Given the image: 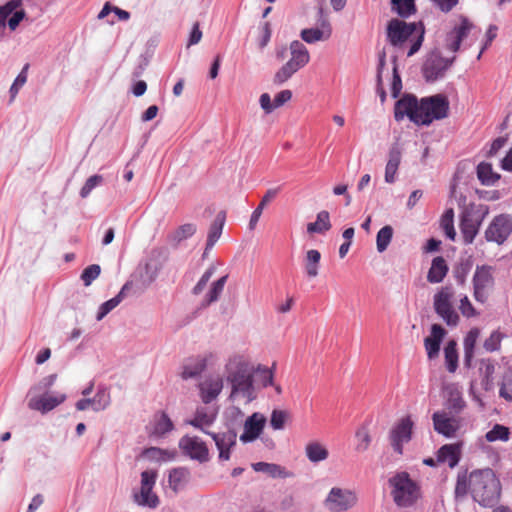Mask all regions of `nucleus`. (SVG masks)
I'll list each match as a JSON object with an SVG mask.
<instances>
[{"instance_id": "aec40b11", "label": "nucleus", "mask_w": 512, "mask_h": 512, "mask_svg": "<svg viewBox=\"0 0 512 512\" xmlns=\"http://www.w3.org/2000/svg\"><path fill=\"white\" fill-rule=\"evenodd\" d=\"M266 418L255 412L244 422V432L240 435V440L244 443L252 442L257 439L263 431Z\"/></svg>"}, {"instance_id": "cd10ccee", "label": "nucleus", "mask_w": 512, "mask_h": 512, "mask_svg": "<svg viewBox=\"0 0 512 512\" xmlns=\"http://www.w3.org/2000/svg\"><path fill=\"white\" fill-rule=\"evenodd\" d=\"M461 445L458 443L445 444L437 452V461L448 463L450 468H454L460 461Z\"/></svg>"}, {"instance_id": "c9c22d12", "label": "nucleus", "mask_w": 512, "mask_h": 512, "mask_svg": "<svg viewBox=\"0 0 512 512\" xmlns=\"http://www.w3.org/2000/svg\"><path fill=\"white\" fill-rule=\"evenodd\" d=\"M305 455L311 463H319L328 458L329 451L322 443L311 441L305 447Z\"/></svg>"}, {"instance_id": "37998d69", "label": "nucleus", "mask_w": 512, "mask_h": 512, "mask_svg": "<svg viewBox=\"0 0 512 512\" xmlns=\"http://www.w3.org/2000/svg\"><path fill=\"white\" fill-rule=\"evenodd\" d=\"M445 407L448 410V413L452 415L459 414L464 409L465 401L459 391L454 390L449 393Z\"/></svg>"}, {"instance_id": "7ed1b4c3", "label": "nucleus", "mask_w": 512, "mask_h": 512, "mask_svg": "<svg viewBox=\"0 0 512 512\" xmlns=\"http://www.w3.org/2000/svg\"><path fill=\"white\" fill-rule=\"evenodd\" d=\"M168 250L164 247H154L149 252L144 265H140L133 274V290L143 292L157 279L168 260Z\"/></svg>"}, {"instance_id": "4d7b16f0", "label": "nucleus", "mask_w": 512, "mask_h": 512, "mask_svg": "<svg viewBox=\"0 0 512 512\" xmlns=\"http://www.w3.org/2000/svg\"><path fill=\"white\" fill-rule=\"evenodd\" d=\"M101 273V267L98 264H92L86 267L81 274V280L85 286H90L91 283L98 278Z\"/></svg>"}, {"instance_id": "3c124183", "label": "nucleus", "mask_w": 512, "mask_h": 512, "mask_svg": "<svg viewBox=\"0 0 512 512\" xmlns=\"http://www.w3.org/2000/svg\"><path fill=\"white\" fill-rule=\"evenodd\" d=\"M386 65V53L385 51H381L378 54V65H377V75H376V82H377V93L380 96L381 102H384L386 99V92L382 85V73Z\"/></svg>"}, {"instance_id": "72a5a7b5", "label": "nucleus", "mask_w": 512, "mask_h": 512, "mask_svg": "<svg viewBox=\"0 0 512 512\" xmlns=\"http://www.w3.org/2000/svg\"><path fill=\"white\" fill-rule=\"evenodd\" d=\"M321 253L316 249L306 251L304 256V268L308 278H316L319 274Z\"/></svg>"}, {"instance_id": "423d86ee", "label": "nucleus", "mask_w": 512, "mask_h": 512, "mask_svg": "<svg viewBox=\"0 0 512 512\" xmlns=\"http://www.w3.org/2000/svg\"><path fill=\"white\" fill-rule=\"evenodd\" d=\"M289 49L290 59L274 75L273 82L276 85L285 83L310 61L309 51L302 42L292 41Z\"/></svg>"}, {"instance_id": "6ab92c4d", "label": "nucleus", "mask_w": 512, "mask_h": 512, "mask_svg": "<svg viewBox=\"0 0 512 512\" xmlns=\"http://www.w3.org/2000/svg\"><path fill=\"white\" fill-rule=\"evenodd\" d=\"M472 29V23L464 17L461 16V24L459 26H455L449 33H447L445 38V46L446 48L456 53L461 45L463 39L467 37L470 30Z\"/></svg>"}, {"instance_id": "5fc2aeb1", "label": "nucleus", "mask_w": 512, "mask_h": 512, "mask_svg": "<svg viewBox=\"0 0 512 512\" xmlns=\"http://www.w3.org/2000/svg\"><path fill=\"white\" fill-rule=\"evenodd\" d=\"M505 335L500 331H493L490 336L484 341L483 348L487 352L498 351L501 347V342Z\"/></svg>"}, {"instance_id": "79ce46f5", "label": "nucleus", "mask_w": 512, "mask_h": 512, "mask_svg": "<svg viewBox=\"0 0 512 512\" xmlns=\"http://www.w3.org/2000/svg\"><path fill=\"white\" fill-rule=\"evenodd\" d=\"M456 346V342L451 340L444 348L446 367L451 373H454L458 367V353Z\"/></svg>"}, {"instance_id": "f8f14e48", "label": "nucleus", "mask_w": 512, "mask_h": 512, "mask_svg": "<svg viewBox=\"0 0 512 512\" xmlns=\"http://www.w3.org/2000/svg\"><path fill=\"white\" fill-rule=\"evenodd\" d=\"M157 479L156 470H145L141 473V487L139 492L133 494L134 502L139 506L156 508L159 503V497L153 493Z\"/></svg>"}, {"instance_id": "f257e3e1", "label": "nucleus", "mask_w": 512, "mask_h": 512, "mask_svg": "<svg viewBox=\"0 0 512 512\" xmlns=\"http://www.w3.org/2000/svg\"><path fill=\"white\" fill-rule=\"evenodd\" d=\"M469 488L474 501L483 507H493L499 501L501 484L490 468L471 472Z\"/></svg>"}, {"instance_id": "a211bd4d", "label": "nucleus", "mask_w": 512, "mask_h": 512, "mask_svg": "<svg viewBox=\"0 0 512 512\" xmlns=\"http://www.w3.org/2000/svg\"><path fill=\"white\" fill-rule=\"evenodd\" d=\"M420 102L414 95H404L401 99L396 101L394 107V116L396 120H401L407 116L412 122L415 123L419 114Z\"/></svg>"}, {"instance_id": "052dcab7", "label": "nucleus", "mask_w": 512, "mask_h": 512, "mask_svg": "<svg viewBox=\"0 0 512 512\" xmlns=\"http://www.w3.org/2000/svg\"><path fill=\"white\" fill-rule=\"evenodd\" d=\"M102 181L103 177L101 175H93L89 177L80 190V196L82 198H86L95 187L102 183Z\"/></svg>"}, {"instance_id": "b1692460", "label": "nucleus", "mask_w": 512, "mask_h": 512, "mask_svg": "<svg viewBox=\"0 0 512 512\" xmlns=\"http://www.w3.org/2000/svg\"><path fill=\"white\" fill-rule=\"evenodd\" d=\"M223 380L219 376L206 379L200 384L201 399L205 404L212 402L220 394Z\"/></svg>"}, {"instance_id": "a19ab883", "label": "nucleus", "mask_w": 512, "mask_h": 512, "mask_svg": "<svg viewBox=\"0 0 512 512\" xmlns=\"http://www.w3.org/2000/svg\"><path fill=\"white\" fill-rule=\"evenodd\" d=\"M477 177L483 185H493L500 176L493 172L492 165L486 162H481L477 166Z\"/></svg>"}, {"instance_id": "774afa93", "label": "nucleus", "mask_w": 512, "mask_h": 512, "mask_svg": "<svg viewBox=\"0 0 512 512\" xmlns=\"http://www.w3.org/2000/svg\"><path fill=\"white\" fill-rule=\"evenodd\" d=\"M459 310L462 315L467 318L474 317L478 314L466 295L460 299Z\"/></svg>"}, {"instance_id": "473e14b6", "label": "nucleus", "mask_w": 512, "mask_h": 512, "mask_svg": "<svg viewBox=\"0 0 512 512\" xmlns=\"http://www.w3.org/2000/svg\"><path fill=\"white\" fill-rule=\"evenodd\" d=\"M495 362L491 359H482L479 362V374L481 385L485 391H491L494 388Z\"/></svg>"}, {"instance_id": "f3484780", "label": "nucleus", "mask_w": 512, "mask_h": 512, "mask_svg": "<svg viewBox=\"0 0 512 512\" xmlns=\"http://www.w3.org/2000/svg\"><path fill=\"white\" fill-rule=\"evenodd\" d=\"M432 420L435 431L448 438L453 437L460 428L459 419L446 411L435 412Z\"/></svg>"}, {"instance_id": "e2e57ef3", "label": "nucleus", "mask_w": 512, "mask_h": 512, "mask_svg": "<svg viewBox=\"0 0 512 512\" xmlns=\"http://www.w3.org/2000/svg\"><path fill=\"white\" fill-rule=\"evenodd\" d=\"M396 60H397V57L394 56L393 57V64H394V66H393V80H392V85H391V94H392L393 98H397L398 95L401 92V89H402V81H401V77H400V75L398 73Z\"/></svg>"}, {"instance_id": "ddd939ff", "label": "nucleus", "mask_w": 512, "mask_h": 512, "mask_svg": "<svg viewBox=\"0 0 512 512\" xmlns=\"http://www.w3.org/2000/svg\"><path fill=\"white\" fill-rule=\"evenodd\" d=\"M455 56L451 59L442 57L437 50L430 52L422 66V73L427 82H434L442 78L445 72L453 64Z\"/></svg>"}, {"instance_id": "4c0bfd02", "label": "nucleus", "mask_w": 512, "mask_h": 512, "mask_svg": "<svg viewBox=\"0 0 512 512\" xmlns=\"http://www.w3.org/2000/svg\"><path fill=\"white\" fill-rule=\"evenodd\" d=\"M280 191V187H277V188H271V189H268L266 191V193L264 194V196L262 197L259 205L256 207V209L252 212V215H251V218H250V221H249V228L251 230H253L261 215H262V212L264 210V208L266 207V205L272 200L274 199L277 194L279 193Z\"/></svg>"}, {"instance_id": "6e6552de", "label": "nucleus", "mask_w": 512, "mask_h": 512, "mask_svg": "<svg viewBox=\"0 0 512 512\" xmlns=\"http://www.w3.org/2000/svg\"><path fill=\"white\" fill-rule=\"evenodd\" d=\"M455 291L452 286H443L433 297V307L436 314L448 325L455 327L460 317L453 307Z\"/></svg>"}, {"instance_id": "c756f323", "label": "nucleus", "mask_w": 512, "mask_h": 512, "mask_svg": "<svg viewBox=\"0 0 512 512\" xmlns=\"http://www.w3.org/2000/svg\"><path fill=\"white\" fill-rule=\"evenodd\" d=\"M65 400L66 395L63 393H45L44 395L40 396L36 401H34V410H38L44 414L53 410L55 407L63 403Z\"/></svg>"}, {"instance_id": "2eb2a0df", "label": "nucleus", "mask_w": 512, "mask_h": 512, "mask_svg": "<svg viewBox=\"0 0 512 512\" xmlns=\"http://www.w3.org/2000/svg\"><path fill=\"white\" fill-rule=\"evenodd\" d=\"M413 421L410 416L402 418L390 431L389 441L393 450L399 454H403V445L408 443L412 438Z\"/></svg>"}, {"instance_id": "de8ad7c7", "label": "nucleus", "mask_w": 512, "mask_h": 512, "mask_svg": "<svg viewBox=\"0 0 512 512\" xmlns=\"http://www.w3.org/2000/svg\"><path fill=\"white\" fill-rule=\"evenodd\" d=\"M393 237V228L390 225L382 227L376 237L377 251L382 253L389 246Z\"/></svg>"}, {"instance_id": "0e129e2a", "label": "nucleus", "mask_w": 512, "mask_h": 512, "mask_svg": "<svg viewBox=\"0 0 512 512\" xmlns=\"http://www.w3.org/2000/svg\"><path fill=\"white\" fill-rule=\"evenodd\" d=\"M215 270H216V268L214 266H210L204 272V274L201 276L200 280L198 281V283L194 286V288L192 290L194 295H199L204 290V288L206 287L208 281L210 280V278L215 273Z\"/></svg>"}, {"instance_id": "2f4dec72", "label": "nucleus", "mask_w": 512, "mask_h": 512, "mask_svg": "<svg viewBox=\"0 0 512 512\" xmlns=\"http://www.w3.org/2000/svg\"><path fill=\"white\" fill-rule=\"evenodd\" d=\"M190 480V471L184 467L174 468L169 472L168 483L169 487L178 493L182 490Z\"/></svg>"}, {"instance_id": "13d9d810", "label": "nucleus", "mask_w": 512, "mask_h": 512, "mask_svg": "<svg viewBox=\"0 0 512 512\" xmlns=\"http://www.w3.org/2000/svg\"><path fill=\"white\" fill-rule=\"evenodd\" d=\"M300 35L302 40L309 44L326 39L324 36L325 32L321 31L319 28L303 29Z\"/></svg>"}, {"instance_id": "1a4fd4ad", "label": "nucleus", "mask_w": 512, "mask_h": 512, "mask_svg": "<svg viewBox=\"0 0 512 512\" xmlns=\"http://www.w3.org/2000/svg\"><path fill=\"white\" fill-rule=\"evenodd\" d=\"M358 503V496L354 490L332 487L324 500V506L330 512H347Z\"/></svg>"}, {"instance_id": "9d476101", "label": "nucleus", "mask_w": 512, "mask_h": 512, "mask_svg": "<svg viewBox=\"0 0 512 512\" xmlns=\"http://www.w3.org/2000/svg\"><path fill=\"white\" fill-rule=\"evenodd\" d=\"M512 234V215L501 213L493 217L484 231L487 242L503 245Z\"/></svg>"}, {"instance_id": "dca6fc26", "label": "nucleus", "mask_w": 512, "mask_h": 512, "mask_svg": "<svg viewBox=\"0 0 512 512\" xmlns=\"http://www.w3.org/2000/svg\"><path fill=\"white\" fill-rule=\"evenodd\" d=\"M179 447L183 453L191 459L199 462H206L209 459V452L206 444L198 437L184 436L179 441Z\"/></svg>"}, {"instance_id": "49530a36", "label": "nucleus", "mask_w": 512, "mask_h": 512, "mask_svg": "<svg viewBox=\"0 0 512 512\" xmlns=\"http://www.w3.org/2000/svg\"><path fill=\"white\" fill-rule=\"evenodd\" d=\"M485 438L488 442H495L498 440L506 442L510 438V430L504 425L495 424L493 428L485 434Z\"/></svg>"}, {"instance_id": "603ef678", "label": "nucleus", "mask_w": 512, "mask_h": 512, "mask_svg": "<svg viewBox=\"0 0 512 512\" xmlns=\"http://www.w3.org/2000/svg\"><path fill=\"white\" fill-rule=\"evenodd\" d=\"M499 395L507 401H512V367H509L502 377Z\"/></svg>"}, {"instance_id": "e433bc0d", "label": "nucleus", "mask_w": 512, "mask_h": 512, "mask_svg": "<svg viewBox=\"0 0 512 512\" xmlns=\"http://www.w3.org/2000/svg\"><path fill=\"white\" fill-rule=\"evenodd\" d=\"M227 280L228 275L226 274L211 284V287L207 294L205 295L203 302L201 304L202 307L206 308L219 300Z\"/></svg>"}, {"instance_id": "864d4df0", "label": "nucleus", "mask_w": 512, "mask_h": 512, "mask_svg": "<svg viewBox=\"0 0 512 512\" xmlns=\"http://www.w3.org/2000/svg\"><path fill=\"white\" fill-rule=\"evenodd\" d=\"M173 428L174 425L169 416L162 412L155 422L154 433L156 435H164L172 431Z\"/></svg>"}, {"instance_id": "09e8293b", "label": "nucleus", "mask_w": 512, "mask_h": 512, "mask_svg": "<svg viewBox=\"0 0 512 512\" xmlns=\"http://www.w3.org/2000/svg\"><path fill=\"white\" fill-rule=\"evenodd\" d=\"M391 5L392 9L403 18L409 17L416 11L414 0H391Z\"/></svg>"}, {"instance_id": "7c9ffc66", "label": "nucleus", "mask_w": 512, "mask_h": 512, "mask_svg": "<svg viewBox=\"0 0 512 512\" xmlns=\"http://www.w3.org/2000/svg\"><path fill=\"white\" fill-rule=\"evenodd\" d=\"M197 231V226L194 223H185L177 227L174 231L168 234L167 242L172 247H177L182 241L192 237Z\"/></svg>"}, {"instance_id": "680f3d73", "label": "nucleus", "mask_w": 512, "mask_h": 512, "mask_svg": "<svg viewBox=\"0 0 512 512\" xmlns=\"http://www.w3.org/2000/svg\"><path fill=\"white\" fill-rule=\"evenodd\" d=\"M479 336L480 330L478 328H472L464 338V351L474 352Z\"/></svg>"}, {"instance_id": "5701e85b", "label": "nucleus", "mask_w": 512, "mask_h": 512, "mask_svg": "<svg viewBox=\"0 0 512 512\" xmlns=\"http://www.w3.org/2000/svg\"><path fill=\"white\" fill-rule=\"evenodd\" d=\"M446 335V330L440 324L431 326L430 336L424 339V346L429 359H434L439 355L440 345Z\"/></svg>"}, {"instance_id": "0eeeda50", "label": "nucleus", "mask_w": 512, "mask_h": 512, "mask_svg": "<svg viewBox=\"0 0 512 512\" xmlns=\"http://www.w3.org/2000/svg\"><path fill=\"white\" fill-rule=\"evenodd\" d=\"M449 111V102L444 95L437 94L427 98H422L419 106V114L416 125H429L433 120H439L447 117Z\"/></svg>"}, {"instance_id": "a878e982", "label": "nucleus", "mask_w": 512, "mask_h": 512, "mask_svg": "<svg viewBox=\"0 0 512 512\" xmlns=\"http://www.w3.org/2000/svg\"><path fill=\"white\" fill-rule=\"evenodd\" d=\"M207 367L206 356H196L187 359L183 366L181 377L185 380L198 377Z\"/></svg>"}, {"instance_id": "f03ea898", "label": "nucleus", "mask_w": 512, "mask_h": 512, "mask_svg": "<svg viewBox=\"0 0 512 512\" xmlns=\"http://www.w3.org/2000/svg\"><path fill=\"white\" fill-rule=\"evenodd\" d=\"M227 382L231 385L230 398L241 396L249 403L256 398L253 385V367L238 359L227 365Z\"/></svg>"}, {"instance_id": "338daca9", "label": "nucleus", "mask_w": 512, "mask_h": 512, "mask_svg": "<svg viewBox=\"0 0 512 512\" xmlns=\"http://www.w3.org/2000/svg\"><path fill=\"white\" fill-rule=\"evenodd\" d=\"M469 488V479H467V476L465 473L458 474L457 482L455 486V496L456 497H463L467 494Z\"/></svg>"}, {"instance_id": "9b49d317", "label": "nucleus", "mask_w": 512, "mask_h": 512, "mask_svg": "<svg viewBox=\"0 0 512 512\" xmlns=\"http://www.w3.org/2000/svg\"><path fill=\"white\" fill-rule=\"evenodd\" d=\"M421 26H423L421 22L407 23L397 18L391 19L387 24V39L392 46L400 48Z\"/></svg>"}, {"instance_id": "69168bd1", "label": "nucleus", "mask_w": 512, "mask_h": 512, "mask_svg": "<svg viewBox=\"0 0 512 512\" xmlns=\"http://www.w3.org/2000/svg\"><path fill=\"white\" fill-rule=\"evenodd\" d=\"M424 33H425L424 26H421L419 28V30L415 33V37L413 39H411L412 44L410 46V49L407 52L408 57L413 56L415 53H417L419 51V49L422 46L423 40H424Z\"/></svg>"}, {"instance_id": "c03bdc74", "label": "nucleus", "mask_w": 512, "mask_h": 512, "mask_svg": "<svg viewBox=\"0 0 512 512\" xmlns=\"http://www.w3.org/2000/svg\"><path fill=\"white\" fill-rule=\"evenodd\" d=\"M29 67H30V65L28 63L25 64L24 67L22 68L21 72L18 74V76L12 83L10 90H9V95H10L9 104H11L15 100L19 90L26 84L27 79H28Z\"/></svg>"}, {"instance_id": "f704fd0d", "label": "nucleus", "mask_w": 512, "mask_h": 512, "mask_svg": "<svg viewBox=\"0 0 512 512\" xmlns=\"http://www.w3.org/2000/svg\"><path fill=\"white\" fill-rule=\"evenodd\" d=\"M448 272V266L442 256L435 257L432 260L431 267L427 274V280L430 283H440Z\"/></svg>"}, {"instance_id": "c85d7f7f", "label": "nucleus", "mask_w": 512, "mask_h": 512, "mask_svg": "<svg viewBox=\"0 0 512 512\" xmlns=\"http://www.w3.org/2000/svg\"><path fill=\"white\" fill-rule=\"evenodd\" d=\"M133 285V281H127L115 297L101 304L96 316L97 321L102 320L110 311L116 308L122 302L126 293L133 289Z\"/></svg>"}, {"instance_id": "8fccbe9b", "label": "nucleus", "mask_w": 512, "mask_h": 512, "mask_svg": "<svg viewBox=\"0 0 512 512\" xmlns=\"http://www.w3.org/2000/svg\"><path fill=\"white\" fill-rule=\"evenodd\" d=\"M355 437L357 439V445L355 447L358 452H365L371 443V436L369 433L368 426L366 424L361 425L356 433Z\"/></svg>"}, {"instance_id": "a18cd8bd", "label": "nucleus", "mask_w": 512, "mask_h": 512, "mask_svg": "<svg viewBox=\"0 0 512 512\" xmlns=\"http://www.w3.org/2000/svg\"><path fill=\"white\" fill-rule=\"evenodd\" d=\"M29 67H30V65L28 63L25 64L24 67L22 68L21 72L18 74V76L12 83L10 90H9V95H10L9 104H11L15 100L19 90L26 84L27 79H28Z\"/></svg>"}, {"instance_id": "ea45409f", "label": "nucleus", "mask_w": 512, "mask_h": 512, "mask_svg": "<svg viewBox=\"0 0 512 512\" xmlns=\"http://www.w3.org/2000/svg\"><path fill=\"white\" fill-rule=\"evenodd\" d=\"M331 223H330V215L328 211H320L317 214V219L315 222L309 223L307 225V232L308 233H325L326 231L330 230Z\"/></svg>"}, {"instance_id": "bb28decb", "label": "nucleus", "mask_w": 512, "mask_h": 512, "mask_svg": "<svg viewBox=\"0 0 512 512\" xmlns=\"http://www.w3.org/2000/svg\"><path fill=\"white\" fill-rule=\"evenodd\" d=\"M225 220H226L225 211H220L216 215L213 222L211 223V225L209 227L208 235H207V242H206V247H205L203 256H205L207 254V252L210 249H212L213 246L216 244V242L219 240V238L222 234L223 228H224Z\"/></svg>"}, {"instance_id": "39448f33", "label": "nucleus", "mask_w": 512, "mask_h": 512, "mask_svg": "<svg viewBox=\"0 0 512 512\" xmlns=\"http://www.w3.org/2000/svg\"><path fill=\"white\" fill-rule=\"evenodd\" d=\"M488 214L489 207L485 204H470L465 208L460 221V231L465 244L473 243Z\"/></svg>"}, {"instance_id": "58836bf2", "label": "nucleus", "mask_w": 512, "mask_h": 512, "mask_svg": "<svg viewBox=\"0 0 512 512\" xmlns=\"http://www.w3.org/2000/svg\"><path fill=\"white\" fill-rule=\"evenodd\" d=\"M252 467L257 472H263L273 478H286L289 474L283 467L274 463L257 462L252 464Z\"/></svg>"}, {"instance_id": "20e7f679", "label": "nucleus", "mask_w": 512, "mask_h": 512, "mask_svg": "<svg viewBox=\"0 0 512 512\" xmlns=\"http://www.w3.org/2000/svg\"><path fill=\"white\" fill-rule=\"evenodd\" d=\"M391 488L393 501L399 507H409L413 505L419 497V487L410 475L405 472H397L388 480Z\"/></svg>"}, {"instance_id": "bf43d9fd", "label": "nucleus", "mask_w": 512, "mask_h": 512, "mask_svg": "<svg viewBox=\"0 0 512 512\" xmlns=\"http://www.w3.org/2000/svg\"><path fill=\"white\" fill-rule=\"evenodd\" d=\"M19 6L17 1H10L4 6L0 7V32L5 28L8 19L11 17L14 10Z\"/></svg>"}, {"instance_id": "393cba45", "label": "nucleus", "mask_w": 512, "mask_h": 512, "mask_svg": "<svg viewBox=\"0 0 512 512\" xmlns=\"http://www.w3.org/2000/svg\"><path fill=\"white\" fill-rule=\"evenodd\" d=\"M216 415L217 412L214 409L198 407L194 418L189 420L187 423L208 434L210 432L206 430V427H209L215 421Z\"/></svg>"}, {"instance_id": "4468645a", "label": "nucleus", "mask_w": 512, "mask_h": 512, "mask_svg": "<svg viewBox=\"0 0 512 512\" xmlns=\"http://www.w3.org/2000/svg\"><path fill=\"white\" fill-rule=\"evenodd\" d=\"M494 268L489 265L477 266L472 283L473 295L476 301L485 303L488 299V292L494 286Z\"/></svg>"}, {"instance_id": "4be33fe9", "label": "nucleus", "mask_w": 512, "mask_h": 512, "mask_svg": "<svg viewBox=\"0 0 512 512\" xmlns=\"http://www.w3.org/2000/svg\"><path fill=\"white\" fill-rule=\"evenodd\" d=\"M215 441L219 450V459L227 461L230 459V449L236 445L237 433L235 430H227L222 433H208Z\"/></svg>"}, {"instance_id": "6e6d98bb", "label": "nucleus", "mask_w": 512, "mask_h": 512, "mask_svg": "<svg viewBox=\"0 0 512 512\" xmlns=\"http://www.w3.org/2000/svg\"><path fill=\"white\" fill-rule=\"evenodd\" d=\"M289 414L287 411L274 409L271 413L270 425L274 430H282Z\"/></svg>"}, {"instance_id": "412c9836", "label": "nucleus", "mask_w": 512, "mask_h": 512, "mask_svg": "<svg viewBox=\"0 0 512 512\" xmlns=\"http://www.w3.org/2000/svg\"><path fill=\"white\" fill-rule=\"evenodd\" d=\"M111 402V397L106 387H99L93 398H83L76 402V409L79 411L86 410L89 406L95 412L105 410Z\"/></svg>"}]
</instances>
